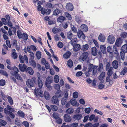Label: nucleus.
Instances as JSON below:
<instances>
[{
  "label": "nucleus",
  "mask_w": 127,
  "mask_h": 127,
  "mask_svg": "<svg viewBox=\"0 0 127 127\" xmlns=\"http://www.w3.org/2000/svg\"><path fill=\"white\" fill-rule=\"evenodd\" d=\"M53 79L51 77H48L46 79V80L45 83L49 84L51 83L52 82Z\"/></svg>",
  "instance_id": "bb28decb"
},
{
  "label": "nucleus",
  "mask_w": 127,
  "mask_h": 127,
  "mask_svg": "<svg viewBox=\"0 0 127 127\" xmlns=\"http://www.w3.org/2000/svg\"><path fill=\"white\" fill-rule=\"evenodd\" d=\"M66 9L68 11H71L74 9L73 6L72 4L70 2L68 3L65 6Z\"/></svg>",
  "instance_id": "39448f33"
},
{
  "label": "nucleus",
  "mask_w": 127,
  "mask_h": 127,
  "mask_svg": "<svg viewBox=\"0 0 127 127\" xmlns=\"http://www.w3.org/2000/svg\"><path fill=\"white\" fill-rule=\"evenodd\" d=\"M32 79L33 80L30 79H29L26 82L27 85L29 88L33 87L35 84L36 83L35 78H33Z\"/></svg>",
  "instance_id": "f03ea898"
},
{
  "label": "nucleus",
  "mask_w": 127,
  "mask_h": 127,
  "mask_svg": "<svg viewBox=\"0 0 127 127\" xmlns=\"http://www.w3.org/2000/svg\"><path fill=\"white\" fill-rule=\"evenodd\" d=\"M11 44L12 45L15 46V47H17V41L15 39H13L11 43Z\"/></svg>",
  "instance_id": "4d7b16f0"
},
{
  "label": "nucleus",
  "mask_w": 127,
  "mask_h": 127,
  "mask_svg": "<svg viewBox=\"0 0 127 127\" xmlns=\"http://www.w3.org/2000/svg\"><path fill=\"white\" fill-rule=\"evenodd\" d=\"M113 68L112 67H110L109 69L108 70V71L107 72L108 75H109L110 76H111L113 72Z\"/></svg>",
  "instance_id": "2f4dec72"
},
{
  "label": "nucleus",
  "mask_w": 127,
  "mask_h": 127,
  "mask_svg": "<svg viewBox=\"0 0 127 127\" xmlns=\"http://www.w3.org/2000/svg\"><path fill=\"white\" fill-rule=\"evenodd\" d=\"M7 124L6 122L5 121L1 119H0V125L1 126H4Z\"/></svg>",
  "instance_id": "09e8293b"
},
{
  "label": "nucleus",
  "mask_w": 127,
  "mask_h": 127,
  "mask_svg": "<svg viewBox=\"0 0 127 127\" xmlns=\"http://www.w3.org/2000/svg\"><path fill=\"white\" fill-rule=\"evenodd\" d=\"M7 112V113H5V114L6 115H9L11 118L13 119L15 117V115L12 112Z\"/></svg>",
  "instance_id": "58836bf2"
},
{
  "label": "nucleus",
  "mask_w": 127,
  "mask_h": 127,
  "mask_svg": "<svg viewBox=\"0 0 127 127\" xmlns=\"http://www.w3.org/2000/svg\"><path fill=\"white\" fill-rule=\"evenodd\" d=\"M50 107L51 110L53 111H56L58 110V107L54 105H50Z\"/></svg>",
  "instance_id": "79ce46f5"
},
{
  "label": "nucleus",
  "mask_w": 127,
  "mask_h": 127,
  "mask_svg": "<svg viewBox=\"0 0 127 127\" xmlns=\"http://www.w3.org/2000/svg\"><path fill=\"white\" fill-rule=\"evenodd\" d=\"M92 54L94 56H96L97 53V50L95 47H94L92 48Z\"/></svg>",
  "instance_id": "f3484780"
},
{
  "label": "nucleus",
  "mask_w": 127,
  "mask_h": 127,
  "mask_svg": "<svg viewBox=\"0 0 127 127\" xmlns=\"http://www.w3.org/2000/svg\"><path fill=\"white\" fill-rule=\"evenodd\" d=\"M94 65L93 64H90L89 66L88 71L89 72H91L92 71L94 68Z\"/></svg>",
  "instance_id": "de8ad7c7"
},
{
  "label": "nucleus",
  "mask_w": 127,
  "mask_h": 127,
  "mask_svg": "<svg viewBox=\"0 0 127 127\" xmlns=\"http://www.w3.org/2000/svg\"><path fill=\"white\" fill-rule=\"evenodd\" d=\"M15 111L14 108L9 105H7V107L4 108V112L5 113H8L7 112H14Z\"/></svg>",
  "instance_id": "20e7f679"
},
{
  "label": "nucleus",
  "mask_w": 127,
  "mask_h": 127,
  "mask_svg": "<svg viewBox=\"0 0 127 127\" xmlns=\"http://www.w3.org/2000/svg\"><path fill=\"white\" fill-rule=\"evenodd\" d=\"M59 101L58 97L56 95H54L52 97L51 102L53 104H55L58 103Z\"/></svg>",
  "instance_id": "1a4fd4ad"
},
{
  "label": "nucleus",
  "mask_w": 127,
  "mask_h": 127,
  "mask_svg": "<svg viewBox=\"0 0 127 127\" xmlns=\"http://www.w3.org/2000/svg\"><path fill=\"white\" fill-rule=\"evenodd\" d=\"M77 40V38H74L71 40V44L72 46L76 44Z\"/></svg>",
  "instance_id": "72a5a7b5"
},
{
  "label": "nucleus",
  "mask_w": 127,
  "mask_h": 127,
  "mask_svg": "<svg viewBox=\"0 0 127 127\" xmlns=\"http://www.w3.org/2000/svg\"><path fill=\"white\" fill-rule=\"evenodd\" d=\"M77 35L78 37L79 38L82 37V38L83 39H85V35L84 34L83 32L80 30H79V29L78 30Z\"/></svg>",
  "instance_id": "0eeeda50"
},
{
  "label": "nucleus",
  "mask_w": 127,
  "mask_h": 127,
  "mask_svg": "<svg viewBox=\"0 0 127 127\" xmlns=\"http://www.w3.org/2000/svg\"><path fill=\"white\" fill-rule=\"evenodd\" d=\"M121 50L125 53L127 52V45L125 44L121 48Z\"/></svg>",
  "instance_id": "c756f323"
},
{
  "label": "nucleus",
  "mask_w": 127,
  "mask_h": 127,
  "mask_svg": "<svg viewBox=\"0 0 127 127\" xmlns=\"http://www.w3.org/2000/svg\"><path fill=\"white\" fill-rule=\"evenodd\" d=\"M67 65L69 67L71 68L72 67L73 62L70 59L67 61Z\"/></svg>",
  "instance_id": "37998d69"
},
{
  "label": "nucleus",
  "mask_w": 127,
  "mask_h": 127,
  "mask_svg": "<svg viewBox=\"0 0 127 127\" xmlns=\"http://www.w3.org/2000/svg\"><path fill=\"white\" fill-rule=\"evenodd\" d=\"M113 66L114 68L116 69L118 68V63L116 60L114 61L112 63Z\"/></svg>",
  "instance_id": "5701e85b"
},
{
  "label": "nucleus",
  "mask_w": 127,
  "mask_h": 127,
  "mask_svg": "<svg viewBox=\"0 0 127 127\" xmlns=\"http://www.w3.org/2000/svg\"><path fill=\"white\" fill-rule=\"evenodd\" d=\"M105 75V73L104 71H102L100 75L99 76V80L101 81L104 78Z\"/></svg>",
  "instance_id": "393cba45"
},
{
  "label": "nucleus",
  "mask_w": 127,
  "mask_h": 127,
  "mask_svg": "<svg viewBox=\"0 0 127 127\" xmlns=\"http://www.w3.org/2000/svg\"><path fill=\"white\" fill-rule=\"evenodd\" d=\"M19 67L20 70L23 72L25 71L27 68V66L25 64H23V65L20 64L19 65Z\"/></svg>",
  "instance_id": "6e6552de"
},
{
  "label": "nucleus",
  "mask_w": 127,
  "mask_h": 127,
  "mask_svg": "<svg viewBox=\"0 0 127 127\" xmlns=\"http://www.w3.org/2000/svg\"><path fill=\"white\" fill-rule=\"evenodd\" d=\"M127 72V68L125 66L124 67L123 70L121 71V73L123 75H124Z\"/></svg>",
  "instance_id": "5fc2aeb1"
},
{
  "label": "nucleus",
  "mask_w": 127,
  "mask_h": 127,
  "mask_svg": "<svg viewBox=\"0 0 127 127\" xmlns=\"http://www.w3.org/2000/svg\"><path fill=\"white\" fill-rule=\"evenodd\" d=\"M6 44L7 46L9 48H10L11 47V45L10 41L9 40H6Z\"/></svg>",
  "instance_id": "774afa93"
},
{
  "label": "nucleus",
  "mask_w": 127,
  "mask_h": 127,
  "mask_svg": "<svg viewBox=\"0 0 127 127\" xmlns=\"http://www.w3.org/2000/svg\"><path fill=\"white\" fill-rule=\"evenodd\" d=\"M120 36L123 38L127 37V33L125 32H122L121 33Z\"/></svg>",
  "instance_id": "3c124183"
},
{
  "label": "nucleus",
  "mask_w": 127,
  "mask_h": 127,
  "mask_svg": "<svg viewBox=\"0 0 127 127\" xmlns=\"http://www.w3.org/2000/svg\"><path fill=\"white\" fill-rule=\"evenodd\" d=\"M17 34L18 38H21L22 36V35L21 33V32L20 31H18L17 32Z\"/></svg>",
  "instance_id": "052dcab7"
},
{
  "label": "nucleus",
  "mask_w": 127,
  "mask_h": 127,
  "mask_svg": "<svg viewBox=\"0 0 127 127\" xmlns=\"http://www.w3.org/2000/svg\"><path fill=\"white\" fill-rule=\"evenodd\" d=\"M13 51L11 54V56L14 59H16L18 57V55L15 52L16 50L14 49L12 50Z\"/></svg>",
  "instance_id": "4be33fe9"
},
{
  "label": "nucleus",
  "mask_w": 127,
  "mask_h": 127,
  "mask_svg": "<svg viewBox=\"0 0 127 127\" xmlns=\"http://www.w3.org/2000/svg\"><path fill=\"white\" fill-rule=\"evenodd\" d=\"M98 66L97 65H95L94 66L93 71V73L94 75H95L96 73L98 70Z\"/></svg>",
  "instance_id": "cd10ccee"
},
{
  "label": "nucleus",
  "mask_w": 127,
  "mask_h": 127,
  "mask_svg": "<svg viewBox=\"0 0 127 127\" xmlns=\"http://www.w3.org/2000/svg\"><path fill=\"white\" fill-rule=\"evenodd\" d=\"M22 37L25 40H26L28 39V35L26 33H23Z\"/></svg>",
  "instance_id": "864d4df0"
},
{
  "label": "nucleus",
  "mask_w": 127,
  "mask_h": 127,
  "mask_svg": "<svg viewBox=\"0 0 127 127\" xmlns=\"http://www.w3.org/2000/svg\"><path fill=\"white\" fill-rule=\"evenodd\" d=\"M38 86L39 89L42 88L43 83L41 79L39 77H38L37 79Z\"/></svg>",
  "instance_id": "2eb2a0df"
},
{
  "label": "nucleus",
  "mask_w": 127,
  "mask_h": 127,
  "mask_svg": "<svg viewBox=\"0 0 127 127\" xmlns=\"http://www.w3.org/2000/svg\"><path fill=\"white\" fill-rule=\"evenodd\" d=\"M89 47V46L87 44L84 45H83L81 50L83 51H86L87 50Z\"/></svg>",
  "instance_id": "7c9ffc66"
},
{
  "label": "nucleus",
  "mask_w": 127,
  "mask_h": 127,
  "mask_svg": "<svg viewBox=\"0 0 127 127\" xmlns=\"http://www.w3.org/2000/svg\"><path fill=\"white\" fill-rule=\"evenodd\" d=\"M98 39L101 42H103L105 41V38L104 36L101 33H100L99 35Z\"/></svg>",
  "instance_id": "aec40b11"
},
{
  "label": "nucleus",
  "mask_w": 127,
  "mask_h": 127,
  "mask_svg": "<svg viewBox=\"0 0 127 127\" xmlns=\"http://www.w3.org/2000/svg\"><path fill=\"white\" fill-rule=\"evenodd\" d=\"M115 37L109 35L108 37V43L112 44L115 42Z\"/></svg>",
  "instance_id": "423d86ee"
},
{
  "label": "nucleus",
  "mask_w": 127,
  "mask_h": 127,
  "mask_svg": "<svg viewBox=\"0 0 127 127\" xmlns=\"http://www.w3.org/2000/svg\"><path fill=\"white\" fill-rule=\"evenodd\" d=\"M78 93L76 92H74L73 94V97L75 98H77L78 96Z\"/></svg>",
  "instance_id": "338daca9"
},
{
  "label": "nucleus",
  "mask_w": 127,
  "mask_h": 127,
  "mask_svg": "<svg viewBox=\"0 0 127 127\" xmlns=\"http://www.w3.org/2000/svg\"><path fill=\"white\" fill-rule=\"evenodd\" d=\"M30 64L33 67L35 68L36 66V63L35 61L33 60H31L29 61Z\"/></svg>",
  "instance_id": "a878e982"
},
{
  "label": "nucleus",
  "mask_w": 127,
  "mask_h": 127,
  "mask_svg": "<svg viewBox=\"0 0 127 127\" xmlns=\"http://www.w3.org/2000/svg\"><path fill=\"white\" fill-rule=\"evenodd\" d=\"M126 53L123 52L122 50L120 52L121 58L123 61L124 60L125 58V54Z\"/></svg>",
  "instance_id": "ea45409f"
},
{
  "label": "nucleus",
  "mask_w": 127,
  "mask_h": 127,
  "mask_svg": "<svg viewBox=\"0 0 127 127\" xmlns=\"http://www.w3.org/2000/svg\"><path fill=\"white\" fill-rule=\"evenodd\" d=\"M53 118L55 119H58L59 118L58 114L56 112L53 113Z\"/></svg>",
  "instance_id": "680f3d73"
},
{
  "label": "nucleus",
  "mask_w": 127,
  "mask_h": 127,
  "mask_svg": "<svg viewBox=\"0 0 127 127\" xmlns=\"http://www.w3.org/2000/svg\"><path fill=\"white\" fill-rule=\"evenodd\" d=\"M67 99L66 97H63L61 100V103L63 105H64L67 103Z\"/></svg>",
  "instance_id": "a19ab883"
},
{
  "label": "nucleus",
  "mask_w": 127,
  "mask_h": 127,
  "mask_svg": "<svg viewBox=\"0 0 127 127\" xmlns=\"http://www.w3.org/2000/svg\"><path fill=\"white\" fill-rule=\"evenodd\" d=\"M72 46H73V50L75 52H77L81 48L80 45L79 44H77Z\"/></svg>",
  "instance_id": "ddd939ff"
},
{
  "label": "nucleus",
  "mask_w": 127,
  "mask_h": 127,
  "mask_svg": "<svg viewBox=\"0 0 127 127\" xmlns=\"http://www.w3.org/2000/svg\"><path fill=\"white\" fill-rule=\"evenodd\" d=\"M25 71L27 73H28L31 75H33L34 73V71L31 67H28L27 68Z\"/></svg>",
  "instance_id": "4468645a"
},
{
  "label": "nucleus",
  "mask_w": 127,
  "mask_h": 127,
  "mask_svg": "<svg viewBox=\"0 0 127 127\" xmlns=\"http://www.w3.org/2000/svg\"><path fill=\"white\" fill-rule=\"evenodd\" d=\"M7 98L10 105H12L13 104V100L12 97L11 96H8L7 97Z\"/></svg>",
  "instance_id": "49530a36"
},
{
  "label": "nucleus",
  "mask_w": 127,
  "mask_h": 127,
  "mask_svg": "<svg viewBox=\"0 0 127 127\" xmlns=\"http://www.w3.org/2000/svg\"><path fill=\"white\" fill-rule=\"evenodd\" d=\"M46 6L47 7L51 8L52 9L54 10L55 7L52 4L50 3H48L46 4Z\"/></svg>",
  "instance_id": "4c0bfd02"
},
{
  "label": "nucleus",
  "mask_w": 127,
  "mask_h": 127,
  "mask_svg": "<svg viewBox=\"0 0 127 127\" xmlns=\"http://www.w3.org/2000/svg\"><path fill=\"white\" fill-rule=\"evenodd\" d=\"M56 96L58 97H59L62 96L61 91H58L56 93Z\"/></svg>",
  "instance_id": "e2e57ef3"
},
{
  "label": "nucleus",
  "mask_w": 127,
  "mask_h": 127,
  "mask_svg": "<svg viewBox=\"0 0 127 127\" xmlns=\"http://www.w3.org/2000/svg\"><path fill=\"white\" fill-rule=\"evenodd\" d=\"M95 115L94 114H92L90 115L89 118V120L92 121L95 119Z\"/></svg>",
  "instance_id": "69168bd1"
},
{
  "label": "nucleus",
  "mask_w": 127,
  "mask_h": 127,
  "mask_svg": "<svg viewBox=\"0 0 127 127\" xmlns=\"http://www.w3.org/2000/svg\"><path fill=\"white\" fill-rule=\"evenodd\" d=\"M17 114L20 116L22 117L23 118L25 116L24 113L21 111H18L17 112Z\"/></svg>",
  "instance_id": "a18cd8bd"
},
{
  "label": "nucleus",
  "mask_w": 127,
  "mask_h": 127,
  "mask_svg": "<svg viewBox=\"0 0 127 127\" xmlns=\"http://www.w3.org/2000/svg\"><path fill=\"white\" fill-rule=\"evenodd\" d=\"M12 69L13 70L11 72L12 75L15 77L17 79L21 80L22 79L20 74L18 73L19 70L18 68L16 66H14L13 67Z\"/></svg>",
  "instance_id": "f257e3e1"
},
{
  "label": "nucleus",
  "mask_w": 127,
  "mask_h": 127,
  "mask_svg": "<svg viewBox=\"0 0 127 127\" xmlns=\"http://www.w3.org/2000/svg\"><path fill=\"white\" fill-rule=\"evenodd\" d=\"M74 111L73 109L71 108H68L66 109V112L68 114H71Z\"/></svg>",
  "instance_id": "f704fd0d"
},
{
  "label": "nucleus",
  "mask_w": 127,
  "mask_h": 127,
  "mask_svg": "<svg viewBox=\"0 0 127 127\" xmlns=\"http://www.w3.org/2000/svg\"><path fill=\"white\" fill-rule=\"evenodd\" d=\"M36 55L37 58L38 59H40L41 56V53L40 52H37L36 54Z\"/></svg>",
  "instance_id": "6e6d98bb"
},
{
  "label": "nucleus",
  "mask_w": 127,
  "mask_h": 127,
  "mask_svg": "<svg viewBox=\"0 0 127 127\" xmlns=\"http://www.w3.org/2000/svg\"><path fill=\"white\" fill-rule=\"evenodd\" d=\"M19 58L21 63H23L25 61L26 64L28 63V58L26 55H25L23 57L21 55H20L19 56Z\"/></svg>",
  "instance_id": "7ed1b4c3"
},
{
  "label": "nucleus",
  "mask_w": 127,
  "mask_h": 127,
  "mask_svg": "<svg viewBox=\"0 0 127 127\" xmlns=\"http://www.w3.org/2000/svg\"><path fill=\"white\" fill-rule=\"evenodd\" d=\"M73 35L72 33V31H70L67 33V38L71 40L72 38Z\"/></svg>",
  "instance_id": "c9c22d12"
},
{
  "label": "nucleus",
  "mask_w": 127,
  "mask_h": 127,
  "mask_svg": "<svg viewBox=\"0 0 127 127\" xmlns=\"http://www.w3.org/2000/svg\"><path fill=\"white\" fill-rule=\"evenodd\" d=\"M89 54L87 52H85L83 53L81 56L82 59L83 61H85L88 58Z\"/></svg>",
  "instance_id": "9b49d317"
},
{
  "label": "nucleus",
  "mask_w": 127,
  "mask_h": 127,
  "mask_svg": "<svg viewBox=\"0 0 127 127\" xmlns=\"http://www.w3.org/2000/svg\"><path fill=\"white\" fill-rule=\"evenodd\" d=\"M60 12V11L59 9L56 8L53 12V15H58Z\"/></svg>",
  "instance_id": "8fccbe9b"
},
{
  "label": "nucleus",
  "mask_w": 127,
  "mask_h": 127,
  "mask_svg": "<svg viewBox=\"0 0 127 127\" xmlns=\"http://www.w3.org/2000/svg\"><path fill=\"white\" fill-rule=\"evenodd\" d=\"M107 52L110 53H111L113 52V49L110 46L107 48Z\"/></svg>",
  "instance_id": "bf43d9fd"
},
{
  "label": "nucleus",
  "mask_w": 127,
  "mask_h": 127,
  "mask_svg": "<svg viewBox=\"0 0 127 127\" xmlns=\"http://www.w3.org/2000/svg\"><path fill=\"white\" fill-rule=\"evenodd\" d=\"M98 67V71L99 72H101L102 70L103 66L102 63H99Z\"/></svg>",
  "instance_id": "c85d7f7f"
},
{
  "label": "nucleus",
  "mask_w": 127,
  "mask_h": 127,
  "mask_svg": "<svg viewBox=\"0 0 127 127\" xmlns=\"http://www.w3.org/2000/svg\"><path fill=\"white\" fill-rule=\"evenodd\" d=\"M44 96L46 99L47 100L49 99L50 96L48 92H45L44 93Z\"/></svg>",
  "instance_id": "c03bdc74"
},
{
  "label": "nucleus",
  "mask_w": 127,
  "mask_h": 127,
  "mask_svg": "<svg viewBox=\"0 0 127 127\" xmlns=\"http://www.w3.org/2000/svg\"><path fill=\"white\" fill-rule=\"evenodd\" d=\"M82 117V115L81 114H77L74 115L73 118L75 120H79L81 119Z\"/></svg>",
  "instance_id": "6ab92c4d"
},
{
  "label": "nucleus",
  "mask_w": 127,
  "mask_h": 127,
  "mask_svg": "<svg viewBox=\"0 0 127 127\" xmlns=\"http://www.w3.org/2000/svg\"><path fill=\"white\" fill-rule=\"evenodd\" d=\"M70 103L73 106H75L76 105L77 101L74 99H72L70 100Z\"/></svg>",
  "instance_id": "e433bc0d"
},
{
  "label": "nucleus",
  "mask_w": 127,
  "mask_h": 127,
  "mask_svg": "<svg viewBox=\"0 0 127 127\" xmlns=\"http://www.w3.org/2000/svg\"><path fill=\"white\" fill-rule=\"evenodd\" d=\"M42 91H41L40 89H38L36 90H35V93L37 96L40 95L42 94Z\"/></svg>",
  "instance_id": "b1692460"
},
{
  "label": "nucleus",
  "mask_w": 127,
  "mask_h": 127,
  "mask_svg": "<svg viewBox=\"0 0 127 127\" xmlns=\"http://www.w3.org/2000/svg\"><path fill=\"white\" fill-rule=\"evenodd\" d=\"M71 54V53L70 51L67 52L63 55V57L65 59H67L69 58Z\"/></svg>",
  "instance_id": "412c9836"
},
{
  "label": "nucleus",
  "mask_w": 127,
  "mask_h": 127,
  "mask_svg": "<svg viewBox=\"0 0 127 127\" xmlns=\"http://www.w3.org/2000/svg\"><path fill=\"white\" fill-rule=\"evenodd\" d=\"M64 119L66 122H69L71 120V117L68 114H65L64 115Z\"/></svg>",
  "instance_id": "f8f14e48"
},
{
  "label": "nucleus",
  "mask_w": 127,
  "mask_h": 127,
  "mask_svg": "<svg viewBox=\"0 0 127 127\" xmlns=\"http://www.w3.org/2000/svg\"><path fill=\"white\" fill-rule=\"evenodd\" d=\"M51 10L50 9L47 8L46 9H44V10H42L41 13L43 15L45 14H49L51 12Z\"/></svg>",
  "instance_id": "9d476101"
},
{
  "label": "nucleus",
  "mask_w": 127,
  "mask_h": 127,
  "mask_svg": "<svg viewBox=\"0 0 127 127\" xmlns=\"http://www.w3.org/2000/svg\"><path fill=\"white\" fill-rule=\"evenodd\" d=\"M54 81L56 83H58L59 81V77L58 75H56L54 77Z\"/></svg>",
  "instance_id": "603ef678"
},
{
  "label": "nucleus",
  "mask_w": 127,
  "mask_h": 127,
  "mask_svg": "<svg viewBox=\"0 0 127 127\" xmlns=\"http://www.w3.org/2000/svg\"><path fill=\"white\" fill-rule=\"evenodd\" d=\"M122 42V41L121 38H119L117 39L116 41L115 45L119 47L120 46Z\"/></svg>",
  "instance_id": "dca6fc26"
},
{
  "label": "nucleus",
  "mask_w": 127,
  "mask_h": 127,
  "mask_svg": "<svg viewBox=\"0 0 127 127\" xmlns=\"http://www.w3.org/2000/svg\"><path fill=\"white\" fill-rule=\"evenodd\" d=\"M5 84V80L1 79L0 80V86H4Z\"/></svg>",
  "instance_id": "13d9d810"
},
{
  "label": "nucleus",
  "mask_w": 127,
  "mask_h": 127,
  "mask_svg": "<svg viewBox=\"0 0 127 127\" xmlns=\"http://www.w3.org/2000/svg\"><path fill=\"white\" fill-rule=\"evenodd\" d=\"M63 43L61 42H59L57 44L58 46L60 48H62L63 47Z\"/></svg>",
  "instance_id": "0e129e2a"
},
{
  "label": "nucleus",
  "mask_w": 127,
  "mask_h": 127,
  "mask_svg": "<svg viewBox=\"0 0 127 127\" xmlns=\"http://www.w3.org/2000/svg\"><path fill=\"white\" fill-rule=\"evenodd\" d=\"M64 15L68 20H71L72 19L71 16L68 13L65 12L64 13Z\"/></svg>",
  "instance_id": "473e14b6"
},
{
  "label": "nucleus",
  "mask_w": 127,
  "mask_h": 127,
  "mask_svg": "<svg viewBox=\"0 0 127 127\" xmlns=\"http://www.w3.org/2000/svg\"><path fill=\"white\" fill-rule=\"evenodd\" d=\"M66 19L63 16H60L57 18V21L58 22L62 23Z\"/></svg>",
  "instance_id": "a211bd4d"
}]
</instances>
